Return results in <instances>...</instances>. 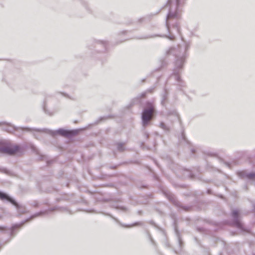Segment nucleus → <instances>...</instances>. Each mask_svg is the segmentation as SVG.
<instances>
[{
	"label": "nucleus",
	"mask_w": 255,
	"mask_h": 255,
	"mask_svg": "<svg viewBox=\"0 0 255 255\" xmlns=\"http://www.w3.org/2000/svg\"><path fill=\"white\" fill-rule=\"evenodd\" d=\"M189 47L188 44L183 43L182 45L171 47L165 52L166 56L172 55L175 58L174 68L170 78H173L178 82V86L181 87L184 86V82L181 79L179 74L185 62L186 51Z\"/></svg>",
	"instance_id": "1"
},
{
	"label": "nucleus",
	"mask_w": 255,
	"mask_h": 255,
	"mask_svg": "<svg viewBox=\"0 0 255 255\" xmlns=\"http://www.w3.org/2000/svg\"><path fill=\"white\" fill-rule=\"evenodd\" d=\"M180 0H168L167 2V5L169 6V9L166 18V26L169 34L164 35L149 36L145 37V38H152L158 36L167 37L171 40L174 39L175 37L171 34V32L169 29V26L171 23V21L176 18L178 16L177 11L180 3Z\"/></svg>",
	"instance_id": "2"
},
{
	"label": "nucleus",
	"mask_w": 255,
	"mask_h": 255,
	"mask_svg": "<svg viewBox=\"0 0 255 255\" xmlns=\"http://www.w3.org/2000/svg\"><path fill=\"white\" fill-rule=\"evenodd\" d=\"M154 108L153 105L147 102L146 107L145 108L141 113L142 125L144 127H146L152 119Z\"/></svg>",
	"instance_id": "3"
},
{
	"label": "nucleus",
	"mask_w": 255,
	"mask_h": 255,
	"mask_svg": "<svg viewBox=\"0 0 255 255\" xmlns=\"http://www.w3.org/2000/svg\"><path fill=\"white\" fill-rule=\"evenodd\" d=\"M0 200L4 201H6L13 205H14L17 210V212L19 214H22L27 212L26 208L21 205H19L16 201L13 199L11 197L9 196L5 192L0 191Z\"/></svg>",
	"instance_id": "4"
},
{
	"label": "nucleus",
	"mask_w": 255,
	"mask_h": 255,
	"mask_svg": "<svg viewBox=\"0 0 255 255\" xmlns=\"http://www.w3.org/2000/svg\"><path fill=\"white\" fill-rule=\"evenodd\" d=\"M21 152V148L17 145L13 146L0 145V153H1L11 155Z\"/></svg>",
	"instance_id": "5"
},
{
	"label": "nucleus",
	"mask_w": 255,
	"mask_h": 255,
	"mask_svg": "<svg viewBox=\"0 0 255 255\" xmlns=\"http://www.w3.org/2000/svg\"><path fill=\"white\" fill-rule=\"evenodd\" d=\"M232 216L233 220V224L238 229L244 232H249V230L246 229L239 219V211L237 209L232 211Z\"/></svg>",
	"instance_id": "6"
},
{
	"label": "nucleus",
	"mask_w": 255,
	"mask_h": 255,
	"mask_svg": "<svg viewBox=\"0 0 255 255\" xmlns=\"http://www.w3.org/2000/svg\"><path fill=\"white\" fill-rule=\"evenodd\" d=\"M50 133L52 135L59 134L63 137H70L78 133L77 130H68L64 128H59L55 131H50Z\"/></svg>",
	"instance_id": "7"
},
{
	"label": "nucleus",
	"mask_w": 255,
	"mask_h": 255,
	"mask_svg": "<svg viewBox=\"0 0 255 255\" xmlns=\"http://www.w3.org/2000/svg\"><path fill=\"white\" fill-rule=\"evenodd\" d=\"M47 213V210L40 211L39 212L36 213L32 215V216H30V217L29 218H28L25 221L21 222L20 224H14V225H12V226L11 227V228L10 229V230H11L10 231V235L12 236H14V230L15 229H18V228H21V227H22V225L25 222H28L29 220L32 219H33L34 218H36L37 217L45 215Z\"/></svg>",
	"instance_id": "8"
},
{
	"label": "nucleus",
	"mask_w": 255,
	"mask_h": 255,
	"mask_svg": "<svg viewBox=\"0 0 255 255\" xmlns=\"http://www.w3.org/2000/svg\"><path fill=\"white\" fill-rule=\"evenodd\" d=\"M238 175L242 178H247L250 180H254L255 179V172L247 173L244 171H242L238 172Z\"/></svg>",
	"instance_id": "9"
},
{
	"label": "nucleus",
	"mask_w": 255,
	"mask_h": 255,
	"mask_svg": "<svg viewBox=\"0 0 255 255\" xmlns=\"http://www.w3.org/2000/svg\"><path fill=\"white\" fill-rule=\"evenodd\" d=\"M1 125L4 126V127L2 128V129L8 132H11L18 128L5 122H0V126Z\"/></svg>",
	"instance_id": "10"
},
{
	"label": "nucleus",
	"mask_w": 255,
	"mask_h": 255,
	"mask_svg": "<svg viewBox=\"0 0 255 255\" xmlns=\"http://www.w3.org/2000/svg\"><path fill=\"white\" fill-rule=\"evenodd\" d=\"M165 194L169 200L172 202L174 205L179 207L181 206V203L176 199L173 194L169 192H165Z\"/></svg>",
	"instance_id": "11"
},
{
	"label": "nucleus",
	"mask_w": 255,
	"mask_h": 255,
	"mask_svg": "<svg viewBox=\"0 0 255 255\" xmlns=\"http://www.w3.org/2000/svg\"><path fill=\"white\" fill-rule=\"evenodd\" d=\"M168 93L166 90H164V91L161 94V104L163 106H165V104L166 103V101L168 98Z\"/></svg>",
	"instance_id": "12"
},
{
	"label": "nucleus",
	"mask_w": 255,
	"mask_h": 255,
	"mask_svg": "<svg viewBox=\"0 0 255 255\" xmlns=\"http://www.w3.org/2000/svg\"><path fill=\"white\" fill-rule=\"evenodd\" d=\"M98 45H101L103 46V48L100 50L101 52H104L106 50L107 42L98 40L96 42V47H98Z\"/></svg>",
	"instance_id": "13"
},
{
	"label": "nucleus",
	"mask_w": 255,
	"mask_h": 255,
	"mask_svg": "<svg viewBox=\"0 0 255 255\" xmlns=\"http://www.w3.org/2000/svg\"><path fill=\"white\" fill-rule=\"evenodd\" d=\"M43 110L45 114H46L49 116L53 115L54 114V113L56 112L55 111L53 110V111H51L49 110H48L47 109V106L45 104H44V105L43 106Z\"/></svg>",
	"instance_id": "14"
},
{
	"label": "nucleus",
	"mask_w": 255,
	"mask_h": 255,
	"mask_svg": "<svg viewBox=\"0 0 255 255\" xmlns=\"http://www.w3.org/2000/svg\"><path fill=\"white\" fill-rule=\"evenodd\" d=\"M159 127L165 131H169L170 130V128L162 122L160 123Z\"/></svg>",
	"instance_id": "15"
},
{
	"label": "nucleus",
	"mask_w": 255,
	"mask_h": 255,
	"mask_svg": "<svg viewBox=\"0 0 255 255\" xmlns=\"http://www.w3.org/2000/svg\"><path fill=\"white\" fill-rule=\"evenodd\" d=\"M124 143H118L117 149L120 152H123L125 150Z\"/></svg>",
	"instance_id": "16"
},
{
	"label": "nucleus",
	"mask_w": 255,
	"mask_h": 255,
	"mask_svg": "<svg viewBox=\"0 0 255 255\" xmlns=\"http://www.w3.org/2000/svg\"><path fill=\"white\" fill-rule=\"evenodd\" d=\"M116 209H119V210H122L124 212H126L128 211V209L124 207V206H117L116 207Z\"/></svg>",
	"instance_id": "17"
},
{
	"label": "nucleus",
	"mask_w": 255,
	"mask_h": 255,
	"mask_svg": "<svg viewBox=\"0 0 255 255\" xmlns=\"http://www.w3.org/2000/svg\"><path fill=\"white\" fill-rule=\"evenodd\" d=\"M148 236L149 239L150 240V241L151 242V243L152 244V245L154 246H156L155 243L154 241L153 240V239H152L151 235H150L149 233H148Z\"/></svg>",
	"instance_id": "18"
},
{
	"label": "nucleus",
	"mask_w": 255,
	"mask_h": 255,
	"mask_svg": "<svg viewBox=\"0 0 255 255\" xmlns=\"http://www.w3.org/2000/svg\"><path fill=\"white\" fill-rule=\"evenodd\" d=\"M185 172L187 173V175L184 174V176H191V173L190 171L188 170H184Z\"/></svg>",
	"instance_id": "19"
},
{
	"label": "nucleus",
	"mask_w": 255,
	"mask_h": 255,
	"mask_svg": "<svg viewBox=\"0 0 255 255\" xmlns=\"http://www.w3.org/2000/svg\"><path fill=\"white\" fill-rule=\"evenodd\" d=\"M173 28L176 30V31L178 32L179 29L178 28L177 23H176L175 25L173 24Z\"/></svg>",
	"instance_id": "20"
},
{
	"label": "nucleus",
	"mask_w": 255,
	"mask_h": 255,
	"mask_svg": "<svg viewBox=\"0 0 255 255\" xmlns=\"http://www.w3.org/2000/svg\"><path fill=\"white\" fill-rule=\"evenodd\" d=\"M19 128L21 129L22 130H26L27 131H29L30 130V129L28 128Z\"/></svg>",
	"instance_id": "21"
},
{
	"label": "nucleus",
	"mask_w": 255,
	"mask_h": 255,
	"mask_svg": "<svg viewBox=\"0 0 255 255\" xmlns=\"http://www.w3.org/2000/svg\"><path fill=\"white\" fill-rule=\"evenodd\" d=\"M145 95H146V92H143L141 94L140 97L141 98H144V97H145Z\"/></svg>",
	"instance_id": "22"
},
{
	"label": "nucleus",
	"mask_w": 255,
	"mask_h": 255,
	"mask_svg": "<svg viewBox=\"0 0 255 255\" xmlns=\"http://www.w3.org/2000/svg\"><path fill=\"white\" fill-rule=\"evenodd\" d=\"M173 114L174 115H175V116L177 118H178V114H177V113L176 111H174V112H173Z\"/></svg>",
	"instance_id": "23"
},
{
	"label": "nucleus",
	"mask_w": 255,
	"mask_h": 255,
	"mask_svg": "<svg viewBox=\"0 0 255 255\" xmlns=\"http://www.w3.org/2000/svg\"><path fill=\"white\" fill-rule=\"evenodd\" d=\"M178 240L179 245L180 246H181V241L179 236L178 237Z\"/></svg>",
	"instance_id": "24"
},
{
	"label": "nucleus",
	"mask_w": 255,
	"mask_h": 255,
	"mask_svg": "<svg viewBox=\"0 0 255 255\" xmlns=\"http://www.w3.org/2000/svg\"><path fill=\"white\" fill-rule=\"evenodd\" d=\"M144 136H145V137L146 138H148V137H149V134L148 133H147V132H145L144 133Z\"/></svg>",
	"instance_id": "25"
},
{
	"label": "nucleus",
	"mask_w": 255,
	"mask_h": 255,
	"mask_svg": "<svg viewBox=\"0 0 255 255\" xmlns=\"http://www.w3.org/2000/svg\"><path fill=\"white\" fill-rule=\"evenodd\" d=\"M109 216H110L112 218H113L114 220H115L116 221H117V222H118V220H117V219H116V218H115V217H113L112 215H109Z\"/></svg>",
	"instance_id": "26"
},
{
	"label": "nucleus",
	"mask_w": 255,
	"mask_h": 255,
	"mask_svg": "<svg viewBox=\"0 0 255 255\" xmlns=\"http://www.w3.org/2000/svg\"><path fill=\"white\" fill-rule=\"evenodd\" d=\"M5 229V227H4L0 226V230H2V231H3V230H4Z\"/></svg>",
	"instance_id": "27"
},
{
	"label": "nucleus",
	"mask_w": 255,
	"mask_h": 255,
	"mask_svg": "<svg viewBox=\"0 0 255 255\" xmlns=\"http://www.w3.org/2000/svg\"><path fill=\"white\" fill-rule=\"evenodd\" d=\"M191 151H192V152L193 153H194L195 152V149H191Z\"/></svg>",
	"instance_id": "28"
},
{
	"label": "nucleus",
	"mask_w": 255,
	"mask_h": 255,
	"mask_svg": "<svg viewBox=\"0 0 255 255\" xmlns=\"http://www.w3.org/2000/svg\"><path fill=\"white\" fill-rule=\"evenodd\" d=\"M175 232H176L177 234H178V231H177L176 229H175ZM177 236H178V235H177Z\"/></svg>",
	"instance_id": "29"
},
{
	"label": "nucleus",
	"mask_w": 255,
	"mask_h": 255,
	"mask_svg": "<svg viewBox=\"0 0 255 255\" xmlns=\"http://www.w3.org/2000/svg\"><path fill=\"white\" fill-rule=\"evenodd\" d=\"M35 131H39L40 130L39 129H34Z\"/></svg>",
	"instance_id": "30"
},
{
	"label": "nucleus",
	"mask_w": 255,
	"mask_h": 255,
	"mask_svg": "<svg viewBox=\"0 0 255 255\" xmlns=\"http://www.w3.org/2000/svg\"><path fill=\"white\" fill-rule=\"evenodd\" d=\"M254 208L255 209V203L254 204Z\"/></svg>",
	"instance_id": "31"
},
{
	"label": "nucleus",
	"mask_w": 255,
	"mask_h": 255,
	"mask_svg": "<svg viewBox=\"0 0 255 255\" xmlns=\"http://www.w3.org/2000/svg\"><path fill=\"white\" fill-rule=\"evenodd\" d=\"M135 224L137 225V224H138V223H135Z\"/></svg>",
	"instance_id": "32"
}]
</instances>
